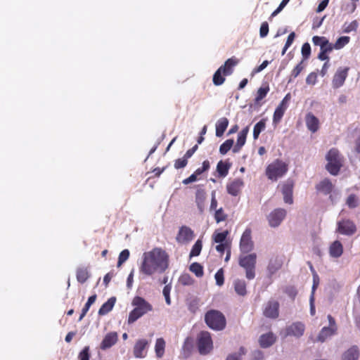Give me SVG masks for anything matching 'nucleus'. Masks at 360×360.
<instances>
[{"instance_id":"nucleus-1","label":"nucleus","mask_w":360,"mask_h":360,"mask_svg":"<svg viewBox=\"0 0 360 360\" xmlns=\"http://www.w3.org/2000/svg\"><path fill=\"white\" fill-rule=\"evenodd\" d=\"M168 266L169 256L167 252L160 248H155L143 254L139 271L146 276H152L164 273Z\"/></svg>"},{"instance_id":"nucleus-2","label":"nucleus","mask_w":360,"mask_h":360,"mask_svg":"<svg viewBox=\"0 0 360 360\" xmlns=\"http://www.w3.org/2000/svg\"><path fill=\"white\" fill-rule=\"evenodd\" d=\"M132 305L134 309L129 313L128 323H132L138 319L152 311V305L141 297L136 296L133 299Z\"/></svg>"},{"instance_id":"nucleus-3","label":"nucleus","mask_w":360,"mask_h":360,"mask_svg":"<svg viewBox=\"0 0 360 360\" xmlns=\"http://www.w3.org/2000/svg\"><path fill=\"white\" fill-rule=\"evenodd\" d=\"M238 63L234 57L229 58L223 65L219 68L213 75V83L216 86L221 85L225 81V76L232 74L233 68Z\"/></svg>"},{"instance_id":"nucleus-4","label":"nucleus","mask_w":360,"mask_h":360,"mask_svg":"<svg viewBox=\"0 0 360 360\" xmlns=\"http://www.w3.org/2000/svg\"><path fill=\"white\" fill-rule=\"evenodd\" d=\"M288 170V165L281 160L276 159L266 169V175L271 181H277L284 176Z\"/></svg>"},{"instance_id":"nucleus-5","label":"nucleus","mask_w":360,"mask_h":360,"mask_svg":"<svg viewBox=\"0 0 360 360\" xmlns=\"http://www.w3.org/2000/svg\"><path fill=\"white\" fill-rule=\"evenodd\" d=\"M326 169L332 175H337L342 166L343 158L335 148L330 149L326 154Z\"/></svg>"},{"instance_id":"nucleus-6","label":"nucleus","mask_w":360,"mask_h":360,"mask_svg":"<svg viewBox=\"0 0 360 360\" xmlns=\"http://www.w3.org/2000/svg\"><path fill=\"white\" fill-rule=\"evenodd\" d=\"M207 326L215 330H221L225 328L226 320L224 315L218 311H210L205 314Z\"/></svg>"},{"instance_id":"nucleus-7","label":"nucleus","mask_w":360,"mask_h":360,"mask_svg":"<svg viewBox=\"0 0 360 360\" xmlns=\"http://www.w3.org/2000/svg\"><path fill=\"white\" fill-rule=\"evenodd\" d=\"M256 259L257 255L255 253L240 256L239 257V265L245 269V276L249 280H252L255 277Z\"/></svg>"},{"instance_id":"nucleus-8","label":"nucleus","mask_w":360,"mask_h":360,"mask_svg":"<svg viewBox=\"0 0 360 360\" xmlns=\"http://www.w3.org/2000/svg\"><path fill=\"white\" fill-rule=\"evenodd\" d=\"M197 344L199 352L201 354H207L213 349V342L211 335L207 331H202L198 334Z\"/></svg>"},{"instance_id":"nucleus-9","label":"nucleus","mask_w":360,"mask_h":360,"mask_svg":"<svg viewBox=\"0 0 360 360\" xmlns=\"http://www.w3.org/2000/svg\"><path fill=\"white\" fill-rule=\"evenodd\" d=\"M287 215V212L283 208H276L267 215V221L271 228L278 227Z\"/></svg>"},{"instance_id":"nucleus-10","label":"nucleus","mask_w":360,"mask_h":360,"mask_svg":"<svg viewBox=\"0 0 360 360\" xmlns=\"http://www.w3.org/2000/svg\"><path fill=\"white\" fill-rule=\"evenodd\" d=\"M336 231L345 236H352L356 231V226L350 219H342L337 222Z\"/></svg>"},{"instance_id":"nucleus-11","label":"nucleus","mask_w":360,"mask_h":360,"mask_svg":"<svg viewBox=\"0 0 360 360\" xmlns=\"http://www.w3.org/2000/svg\"><path fill=\"white\" fill-rule=\"evenodd\" d=\"M252 231L246 229L243 233L240 240V250L243 253L251 252L254 248V243L252 240Z\"/></svg>"},{"instance_id":"nucleus-12","label":"nucleus","mask_w":360,"mask_h":360,"mask_svg":"<svg viewBox=\"0 0 360 360\" xmlns=\"http://www.w3.org/2000/svg\"><path fill=\"white\" fill-rule=\"evenodd\" d=\"M291 96L290 94L285 95V96L283 98L281 102L276 108L274 116H273V122L274 124L278 123L281 118L283 117L285 110L288 107V103L290 101Z\"/></svg>"},{"instance_id":"nucleus-13","label":"nucleus","mask_w":360,"mask_h":360,"mask_svg":"<svg viewBox=\"0 0 360 360\" xmlns=\"http://www.w3.org/2000/svg\"><path fill=\"white\" fill-rule=\"evenodd\" d=\"M349 70L348 67L338 68L332 80V86L334 89H338L344 84L347 77Z\"/></svg>"},{"instance_id":"nucleus-14","label":"nucleus","mask_w":360,"mask_h":360,"mask_svg":"<svg viewBox=\"0 0 360 360\" xmlns=\"http://www.w3.org/2000/svg\"><path fill=\"white\" fill-rule=\"evenodd\" d=\"M194 238L193 231L186 226H181L176 235V240L180 244H187Z\"/></svg>"},{"instance_id":"nucleus-15","label":"nucleus","mask_w":360,"mask_h":360,"mask_svg":"<svg viewBox=\"0 0 360 360\" xmlns=\"http://www.w3.org/2000/svg\"><path fill=\"white\" fill-rule=\"evenodd\" d=\"M264 315L269 319H276L279 315V303L276 300L268 301L264 307Z\"/></svg>"},{"instance_id":"nucleus-16","label":"nucleus","mask_w":360,"mask_h":360,"mask_svg":"<svg viewBox=\"0 0 360 360\" xmlns=\"http://www.w3.org/2000/svg\"><path fill=\"white\" fill-rule=\"evenodd\" d=\"M149 342L146 339L138 340L133 349L134 356L138 359H142L147 355V348L148 347Z\"/></svg>"},{"instance_id":"nucleus-17","label":"nucleus","mask_w":360,"mask_h":360,"mask_svg":"<svg viewBox=\"0 0 360 360\" xmlns=\"http://www.w3.org/2000/svg\"><path fill=\"white\" fill-rule=\"evenodd\" d=\"M293 182L290 180H288L282 184L281 192L283 196V201L286 204L291 205L293 203Z\"/></svg>"},{"instance_id":"nucleus-18","label":"nucleus","mask_w":360,"mask_h":360,"mask_svg":"<svg viewBox=\"0 0 360 360\" xmlns=\"http://www.w3.org/2000/svg\"><path fill=\"white\" fill-rule=\"evenodd\" d=\"M305 330L304 325L301 322H295L288 326L285 329V335L300 338Z\"/></svg>"},{"instance_id":"nucleus-19","label":"nucleus","mask_w":360,"mask_h":360,"mask_svg":"<svg viewBox=\"0 0 360 360\" xmlns=\"http://www.w3.org/2000/svg\"><path fill=\"white\" fill-rule=\"evenodd\" d=\"M118 340V335L116 332H110L107 333L101 343L100 347L103 350H105L113 346Z\"/></svg>"},{"instance_id":"nucleus-20","label":"nucleus","mask_w":360,"mask_h":360,"mask_svg":"<svg viewBox=\"0 0 360 360\" xmlns=\"http://www.w3.org/2000/svg\"><path fill=\"white\" fill-rule=\"evenodd\" d=\"M243 186L244 182L241 179H236L227 184L226 190L230 195L236 196L238 195Z\"/></svg>"},{"instance_id":"nucleus-21","label":"nucleus","mask_w":360,"mask_h":360,"mask_svg":"<svg viewBox=\"0 0 360 360\" xmlns=\"http://www.w3.org/2000/svg\"><path fill=\"white\" fill-rule=\"evenodd\" d=\"M249 132V127L247 126L243 129L238 134L237 141L235 146L233 148V153H238L242 147L245 145L246 138Z\"/></svg>"},{"instance_id":"nucleus-22","label":"nucleus","mask_w":360,"mask_h":360,"mask_svg":"<svg viewBox=\"0 0 360 360\" xmlns=\"http://www.w3.org/2000/svg\"><path fill=\"white\" fill-rule=\"evenodd\" d=\"M305 122L307 129L312 133H315L319 128V120L312 113L309 112L306 115Z\"/></svg>"},{"instance_id":"nucleus-23","label":"nucleus","mask_w":360,"mask_h":360,"mask_svg":"<svg viewBox=\"0 0 360 360\" xmlns=\"http://www.w3.org/2000/svg\"><path fill=\"white\" fill-rule=\"evenodd\" d=\"M276 336L273 333H267L259 337V345L263 348H267L271 346L276 341Z\"/></svg>"},{"instance_id":"nucleus-24","label":"nucleus","mask_w":360,"mask_h":360,"mask_svg":"<svg viewBox=\"0 0 360 360\" xmlns=\"http://www.w3.org/2000/svg\"><path fill=\"white\" fill-rule=\"evenodd\" d=\"M343 253L342 244L339 240H335L329 247L330 256L333 258L340 257Z\"/></svg>"},{"instance_id":"nucleus-25","label":"nucleus","mask_w":360,"mask_h":360,"mask_svg":"<svg viewBox=\"0 0 360 360\" xmlns=\"http://www.w3.org/2000/svg\"><path fill=\"white\" fill-rule=\"evenodd\" d=\"M336 330V327H323L318 335L316 341L320 342H325L328 338L335 334Z\"/></svg>"},{"instance_id":"nucleus-26","label":"nucleus","mask_w":360,"mask_h":360,"mask_svg":"<svg viewBox=\"0 0 360 360\" xmlns=\"http://www.w3.org/2000/svg\"><path fill=\"white\" fill-rule=\"evenodd\" d=\"M229 125V120L226 117H221L216 122V136L221 137Z\"/></svg>"},{"instance_id":"nucleus-27","label":"nucleus","mask_w":360,"mask_h":360,"mask_svg":"<svg viewBox=\"0 0 360 360\" xmlns=\"http://www.w3.org/2000/svg\"><path fill=\"white\" fill-rule=\"evenodd\" d=\"M115 302H116V298L115 297H112L109 298L108 300V301L105 302V303H103L102 304V306L101 307V308L99 309L98 314L100 316H103V315L107 314L108 312H110L112 309V308L115 304Z\"/></svg>"},{"instance_id":"nucleus-28","label":"nucleus","mask_w":360,"mask_h":360,"mask_svg":"<svg viewBox=\"0 0 360 360\" xmlns=\"http://www.w3.org/2000/svg\"><path fill=\"white\" fill-rule=\"evenodd\" d=\"M206 193L204 190H198L195 193V202L200 213L205 210Z\"/></svg>"},{"instance_id":"nucleus-29","label":"nucleus","mask_w":360,"mask_h":360,"mask_svg":"<svg viewBox=\"0 0 360 360\" xmlns=\"http://www.w3.org/2000/svg\"><path fill=\"white\" fill-rule=\"evenodd\" d=\"M359 354L358 348L353 346L343 354L342 360H358Z\"/></svg>"},{"instance_id":"nucleus-30","label":"nucleus","mask_w":360,"mask_h":360,"mask_svg":"<svg viewBox=\"0 0 360 360\" xmlns=\"http://www.w3.org/2000/svg\"><path fill=\"white\" fill-rule=\"evenodd\" d=\"M230 167V163L220 160L217 165V172H218L219 176L221 177L226 176Z\"/></svg>"},{"instance_id":"nucleus-31","label":"nucleus","mask_w":360,"mask_h":360,"mask_svg":"<svg viewBox=\"0 0 360 360\" xmlns=\"http://www.w3.org/2000/svg\"><path fill=\"white\" fill-rule=\"evenodd\" d=\"M236 292L240 296H244L247 293L246 283L243 280L237 279L233 283Z\"/></svg>"},{"instance_id":"nucleus-32","label":"nucleus","mask_w":360,"mask_h":360,"mask_svg":"<svg viewBox=\"0 0 360 360\" xmlns=\"http://www.w3.org/2000/svg\"><path fill=\"white\" fill-rule=\"evenodd\" d=\"M165 341L160 338L156 340L155 345V352L158 358H162L165 354Z\"/></svg>"},{"instance_id":"nucleus-33","label":"nucleus","mask_w":360,"mask_h":360,"mask_svg":"<svg viewBox=\"0 0 360 360\" xmlns=\"http://www.w3.org/2000/svg\"><path fill=\"white\" fill-rule=\"evenodd\" d=\"M316 188L319 191L328 194L333 190V184L328 179H324L316 186Z\"/></svg>"},{"instance_id":"nucleus-34","label":"nucleus","mask_w":360,"mask_h":360,"mask_svg":"<svg viewBox=\"0 0 360 360\" xmlns=\"http://www.w3.org/2000/svg\"><path fill=\"white\" fill-rule=\"evenodd\" d=\"M334 48L333 44L330 43L328 45L320 49V52L318 55V58L321 60H329L328 53H330Z\"/></svg>"},{"instance_id":"nucleus-35","label":"nucleus","mask_w":360,"mask_h":360,"mask_svg":"<svg viewBox=\"0 0 360 360\" xmlns=\"http://www.w3.org/2000/svg\"><path fill=\"white\" fill-rule=\"evenodd\" d=\"M266 121V119H262L255 125L253 129V138L255 140L257 139L259 134L265 129Z\"/></svg>"},{"instance_id":"nucleus-36","label":"nucleus","mask_w":360,"mask_h":360,"mask_svg":"<svg viewBox=\"0 0 360 360\" xmlns=\"http://www.w3.org/2000/svg\"><path fill=\"white\" fill-rule=\"evenodd\" d=\"M89 277V273L86 268H79L77 270V279L79 283H84Z\"/></svg>"},{"instance_id":"nucleus-37","label":"nucleus","mask_w":360,"mask_h":360,"mask_svg":"<svg viewBox=\"0 0 360 360\" xmlns=\"http://www.w3.org/2000/svg\"><path fill=\"white\" fill-rule=\"evenodd\" d=\"M350 38L347 36H343L340 37L337 39L335 43L333 44V48H334L336 50L341 49L343 48L345 45H347L349 42Z\"/></svg>"},{"instance_id":"nucleus-38","label":"nucleus","mask_w":360,"mask_h":360,"mask_svg":"<svg viewBox=\"0 0 360 360\" xmlns=\"http://www.w3.org/2000/svg\"><path fill=\"white\" fill-rule=\"evenodd\" d=\"M228 231H225L221 233L214 232L212 235V239L216 243H225L226 238L228 236Z\"/></svg>"},{"instance_id":"nucleus-39","label":"nucleus","mask_w":360,"mask_h":360,"mask_svg":"<svg viewBox=\"0 0 360 360\" xmlns=\"http://www.w3.org/2000/svg\"><path fill=\"white\" fill-rule=\"evenodd\" d=\"M269 91V86H262L260 87L257 92L255 99L256 103H259V102L262 100L267 95Z\"/></svg>"},{"instance_id":"nucleus-40","label":"nucleus","mask_w":360,"mask_h":360,"mask_svg":"<svg viewBox=\"0 0 360 360\" xmlns=\"http://www.w3.org/2000/svg\"><path fill=\"white\" fill-rule=\"evenodd\" d=\"M233 139H227L219 147V153L221 155H225L233 146Z\"/></svg>"},{"instance_id":"nucleus-41","label":"nucleus","mask_w":360,"mask_h":360,"mask_svg":"<svg viewBox=\"0 0 360 360\" xmlns=\"http://www.w3.org/2000/svg\"><path fill=\"white\" fill-rule=\"evenodd\" d=\"M312 41L314 45L319 46L320 49L330 44L329 41L325 37L319 36L313 37Z\"/></svg>"},{"instance_id":"nucleus-42","label":"nucleus","mask_w":360,"mask_h":360,"mask_svg":"<svg viewBox=\"0 0 360 360\" xmlns=\"http://www.w3.org/2000/svg\"><path fill=\"white\" fill-rule=\"evenodd\" d=\"M190 270L195 274L197 277H201L203 275L202 266L197 262L193 263L190 266Z\"/></svg>"},{"instance_id":"nucleus-43","label":"nucleus","mask_w":360,"mask_h":360,"mask_svg":"<svg viewBox=\"0 0 360 360\" xmlns=\"http://www.w3.org/2000/svg\"><path fill=\"white\" fill-rule=\"evenodd\" d=\"M201 250L202 241L200 240H198L192 247L191 251L190 252V257L198 256L201 252Z\"/></svg>"},{"instance_id":"nucleus-44","label":"nucleus","mask_w":360,"mask_h":360,"mask_svg":"<svg viewBox=\"0 0 360 360\" xmlns=\"http://www.w3.org/2000/svg\"><path fill=\"white\" fill-rule=\"evenodd\" d=\"M179 283L183 285H191L193 279L188 274H183L179 278Z\"/></svg>"},{"instance_id":"nucleus-45","label":"nucleus","mask_w":360,"mask_h":360,"mask_svg":"<svg viewBox=\"0 0 360 360\" xmlns=\"http://www.w3.org/2000/svg\"><path fill=\"white\" fill-rule=\"evenodd\" d=\"M304 68V65L303 64V60H302L292 70L290 79H289V82L292 81V78H296L300 75V73L303 70Z\"/></svg>"},{"instance_id":"nucleus-46","label":"nucleus","mask_w":360,"mask_h":360,"mask_svg":"<svg viewBox=\"0 0 360 360\" xmlns=\"http://www.w3.org/2000/svg\"><path fill=\"white\" fill-rule=\"evenodd\" d=\"M303 61L307 60L311 55V46L307 42L304 43L302 46L301 50Z\"/></svg>"},{"instance_id":"nucleus-47","label":"nucleus","mask_w":360,"mask_h":360,"mask_svg":"<svg viewBox=\"0 0 360 360\" xmlns=\"http://www.w3.org/2000/svg\"><path fill=\"white\" fill-rule=\"evenodd\" d=\"M359 26L356 20H353L349 23H345L343 25L344 32L349 33L352 31H355Z\"/></svg>"},{"instance_id":"nucleus-48","label":"nucleus","mask_w":360,"mask_h":360,"mask_svg":"<svg viewBox=\"0 0 360 360\" xmlns=\"http://www.w3.org/2000/svg\"><path fill=\"white\" fill-rule=\"evenodd\" d=\"M129 257V251L127 249L122 250L119 255L117 266L120 267L124 262H125Z\"/></svg>"},{"instance_id":"nucleus-49","label":"nucleus","mask_w":360,"mask_h":360,"mask_svg":"<svg viewBox=\"0 0 360 360\" xmlns=\"http://www.w3.org/2000/svg\"><path fill=\"white\" fill-rule=\"evenodd\" d=\"M216 284L218 286H221L224 283V270L222 268L219 269L214 275Z\"/></svg>"},{"instance_id":"nucleus-50","label":"nucleus","mask_w":360,"mask_h":360,"mask_svg":"<svg viewBox=\"0 0 360 360\" xmlns=\"http://www.w3.org/2000/svg\"><path fill=\"white\" fill-rule=\"evenodd\" d=\"M172 289V286L170 284L166 285L162 290V294L165 298V302L167 304H171V298H170V291Z\"/></svg>"},{"instance_id":"nucleus-51","label":"nucleus","mask_w":360,"mask_h":360,"mask_svg":"<svg viewBox=\"0 0 360 360\" xmlns=\"http://www.w3.org/2000/svg\"><path fill=\"white\" fill-rule=\"evenodd\" d=\"M226 218V215L224 214L222 208L216 210L214 214V219L217 223L224 221Z\"/></svg>"},{"instance_id":"nucleus-52","label":"nucleus","mask_w":360,"mask_h":360,"mask_svg":"<svg viewBox=\"0 0 360 360\" xmlns=\"http://www.w3.org/2000/svg\"><path fill=\"white\" fill-rule=\"evenodd\" d=\"M89 347H85L79 354L78 359L79 360H89Z\"/></svg>"},{"instance_id":"nucleus-53","label":"nucleus","mask_w":360,"mask_h":360,"mask_svg":"<svg viewBox=\"0 0 360 360\" xmlns=\"http://www.w3.org/2000/svg\"><path fill=\"white\" fill-rule=\"evenodd\" d=\"M210 164L208 160H205L202 162V165L201 167L198 168L194 172L196 174L197 176L200 175L203 172L207 171L210 169Z\"/></svg>"},{"instance_id":"nucleus-54","label":"nucleus","mask_w":360,"mask_h":360,"mask_svg":"<svg viewBox=\"0 0 360 360\" xmlns=\"http://www.w3.org/2000/svg\"><path fill=\"white\" fill-rule=\"evenodd\" d=\"M185 156L182 158L177 159L174 162V167L177 169L185 167L188 162Z\"/></svg>"},{"instance_id":"nucleus-55","label":"nucleus","mask_w":360,"mask_h":360,"mask_svg":"<svg viewBox=\"0 0 360 360\" xmlns=\"http://www.w3.org/2000/svg\"><path fill=\"white\" fill-rule=\"evenodd\" d=\"M269 33V25L266 22L262 23L259 29V36L261 38H264L267 36Z\"/></svg>"},{"instance_id":"nucleus-56","label":"nucleus","mask_w":360,"mask_h":360,"mask_svg":"<svg viewBox=\"0 0 360 360\" xmlns=\"http://www.w3.org/2000/svg\"><path fill=\"white\" fill-rule=\"evenodd\" d=\"M245 353V349L243 347H240L238 353L230 354L226 358V360H240V356Z\"/></svg>"},{"instance_id":"nucleus-57","label":"nucleus","mask_w":360,"mask_h":360,"mask_svg":"<svg viewBox=\"0 0 360 360\" xmlns=\"http://www.w3.org/2000/svg\"><path fill=\"white\" fill-rule=\"evenodd\" d=\"M347 205L351 207H356L358 205L357 198L354 195H350L347 200Z\"/></svg>"},{"instance_id":"nucleus-58","label":"nucleus","mask_w":360,"mask_h":360,"mask_svg":"<svg viewBox=\"0 0 360 360\" xmlns=\"http://www.w3.org/2000/svg\"><path fill=\"white\" fill-rule=\"evenodd\" d=\"M319 285V277L318 274H316V272H314L313 285L311 288V295H313V296H314L315 291H316V288H318Z\"/></svg>"},{"instance_id":"nucleus-59","label":"nucleus","mask_w":360,"mask_h":360,"mask_svg":"<svg viewBox=\"0 0 360 360\" xmlns=\"http://www.w3.org/2000/svg\"><path fill=\"white\" fill-rule=\"evenodd\" d=\"M317 75L316 72H311L306 78V82L309 85H314L316 83Z\"/></svg>"},{"instance_id":"nucleus-60","label":"nucleus","mask_w":360,"mask_h":360,"mask_svg":"<svg viewBox=\"0 0 360 360\" xmlns=\"http://www.w3.org/2000/svg\"><path fill=\"white\" fill-rule=\"evenodd\" d=\"M96 300V295H91L89 297L86 303L85 304L84 307L82 309L84 311V312H87L89 311L90 307L95 302Z\"/></svg>"},{"instance_id":"nucleus-61","label":"nucleus","mask_w":360,"mask_h":360,"mask_svg":"<svg viewBox=\"0 0 360 360\" xmlns=\"http://www.w3.org/2000/svg\"><path fill=\"white\" fill-rule=\"evenodd\" d=\"M264 357L263 353L260 350H255L252 352V360H262Z\"/></svg>"},{"instance_id":"nucleus-62","label":"nucleus","mask_w":360,"mask_h":360,"mask_svg":"<svg viewBox=\"0 0 360 360\" xmlns=\"http://www.w3.org/2000/svg\"><path fill=\"white\" fill-rule=\"evenodd\" d=\"M212 199H211V203H210V210H214L217 209V201L216 200V192L214 191H213L212 192Z\"/></svg>"},{"instance_id":"nucleus-63","label":"nucleus","mask_w":360,"mask_h":360,"mask_svg":"<svg viewBox=\"0 0 360 360\" xmlns=\"http://www.w3.org/2000/svg\"><path fill=\"white\" fill-rule=\"evenodd\" d=\"M197 175L194 172L193 174H192L189 177L183 180V184H185V185H187L188 184H191L192 182H194L197 180Z\"/></svg>"},{"instance_id":"nucleus-64","label":"nucleus","mask_w":360,"mask_h":360,"mask_svg":"<svg viewBox=\"0 0 360 360\" xmlns=\"http://www.w3.org/2000/svg\"><path fill=\"white\" fill-rule=\"evenodd\" d=\"M269 64V62L268 60L263 61V63L259 66H258L257 68H255L253 70V72L258 73V72H262L263 70H264L267 67V65Z\"/></svg>"}]
</instances>
